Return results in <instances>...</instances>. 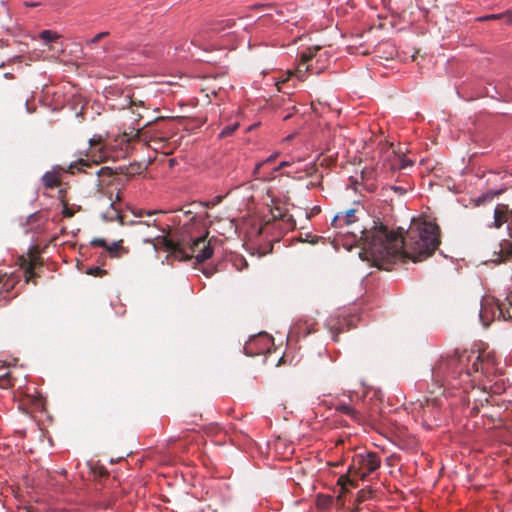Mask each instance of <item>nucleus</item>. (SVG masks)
I'll return each mask as SVG.
<instances>
[{"label": "nucleus", "mask_w": 512, "mask_h": 512, "mask_svg": "<svg viewBox=\"0 0 512 512\" xmlns=\"http://www.w3.org/2000/svg\"><path fill=\"white\" fill-rule=\"evenodd\" d=\"M358 232L365 258L373 266L387 271L397 261L427 259L441 243L439 226L428 221L413 223L406 238L402 231L390 230L380 219L374 220L369 230L359 228Z\"/></svg>", "instance_id": "f257e3e1"}, {"label": "nucleus", "mask_w": 512, "mask_h": 512, "mask_svg": "<svg viewBox=\"0 0 512 512\" xmlns=\"http://www.w3.org/2000/svg\"><path fill=\"white\" fill-rule=\"evenodd\" d=\"M492 367L493 359L489 354L456 351L453 356L439 361L432 368V380L437 384L440 395H443L442 388H458L462 382L469 380L472 373L487 374Z\"/></svg>", "instance_id": "f03ea898"}, {"label": "nucleus", "mask_w": 512, "mask_h": 512, "mask_svg": "<svg viewBox=\"0 0 512 512\" xmlns=\"http://www.w3.org/2000/svg\"><path fill=\"white\" fill-rule=\"evenodd\" d=\"M143 242L152 244L155 250H158L159 246L164 247L180 261L195 258L197 263H202L209 259L214 252L210 241L207 240V234L191 241H186L184 238L174 241L166 236L156 235L145 238Z\"/></svg>", "instance_id": "7ed1b4c3"}, {"label": "nucleus", "mask_w": 512, "mask_h": 512, "mask_svg": "<svg viewBox=\"0 0 512 512\" xmlns=\"http://www.w3.org/2000/svg\"><path fill=\"white\" fill-rule=\"evenodd\" d=\"M434 393L435 391H430V396L425 397L423 400L418 399L414 405V411L429 428L438 420L442 406V400L438 395L434 396Z\"/></svg>", "instance_id": "20e7f679"}, {"label": "nucleus", "mask_w": 512, "mask_h": 512, "mask_svg": "<svg viewBox=\"0 0 512 512\" xmlns=\"http://www.w3.org/2000/svg\"><path fill=\"white\" fill-rule=\"evenodd\" d=\"M90 143V153L93 157V163H90L88 160L79 159L74 163L69 165L70 173L74 174L77 172H85L87 173V168L96 167L97 164L106 161L109 158V151L106 146L102 144V139L92 138L89 140Z\"/></svg>", "instance_id": "39448f33"}, {"label": "nucleus", "mask_w": 512, "mask_h": 512, "mask_svg": "<svg viewBox=\"0 0 512 512\" xmlns=\"http://www.w3.org/2000/svg\"><path fill=\"white\" fill-rule=\"evenodd\" d=\"M381 464L380 457L375 452L359 453L353 458L349 473L359 475L364 480L370 473L376 471Z\"/></svg>", "instance_id": "423d86ee"}, {"label": "nucleus", "mask_w": 512, "mask_h": 512, "mask_svg": "<svg viewBox=\"0 0 512 512\" xmlns=\"http://www.w3.org/2000/svg\"><path fill=\"white\" fill-rule=\"evenodd\" d=\"M165 125L169 127L183 126L187 128L189 123L185 117H174V116H157L155 118H149L145 121L140 128H147L150 125Z\"/></svg>", "instance_id": "0eeeda50"}, {"label": "nucleus", "mask_w": 512, "mask_h": 512, "mask_svg": "<svg viewBox=\"0 0 512 512\" xmlns=\"http://www.w3.org/2000/svg\"><path fill=\"white\" fill-rule=\"evenodd\" d=\"M225 23L226 24L224 25V22L222 21V22H219L216 24H212L210 27H205V28L200 29L198 32H196L193 35V37L191 39L192 44H194L196 46H201L202 43L205 40H207L210 32H220L225 27H230V25L233 24L232 20H227V21H225Z\"/></svg>", "instance_id": "6e6552de"}, {"label": "nucleus", "mask_w": 512, "mask_h": 512, "mask_svg": "<svg viewBox=\"0 0 512 512\" xmlns=\"http://www.w3.org/2000/svg\"><path fill=\"white\" fill-rule=\"evenodd\" d=\"M21 260H22L21 267L23 268L24 273H25V281L30 282L37 276L35 269L37 267L42 266V260H41L40 256L37 254H32L30 256L29 260H27L23 257L21 258Z\"/></svg>", "instance_id": "1a4fd4ad"}, {"label": "nucleus", "mask_w": 512, "mask_h": 512, "mask_svg": "<svg viewBox=\"0 0 512 512\" xmlns=\"http://www.w3.org/2000/svg\"><path fill=\"white\" fill-rule=\"evenodd\" d=\"M355 212V209L338 212L332 220V226L343 228L344 226L352 225L356 221Z\"/></svg>", "instance_id": "9d476101"}, {"label": "nucleus", "mask_w": 512, "mask_h": 512, "mask_svg": "<svg viewBox=\"0 0 512 512\" xmlns=\"http://www.w3.org/2000/svg\"><path fill=\"white\" fill-rule=\"evenodd\" d=\"M512 216V210H509L508 205L498 204L494 210V222L495 228H500L504 223H507Z\"/></svg>", "instance_id": "9b49d317"}, {"label": "nucleus", "mask_w": 512, "mask_h": 512, "mask_svg": "<svg viewBox=\"0 0 512 512\" xmlns=\"http://www.w3.org/2000/svg\"><path fill=\"white\" fill-rule=\"evenodd\" d=\"M494 255H496L497 257L495 259H491V261L495 263H501L506 259L510 258L512 256V242L508 240H503L499 244V250L494 251Z\"/></svg>", "instance_id": "f8f14e48"}, {"label": "nucleus", "mask_w": 512, "mask_h": 512, "mask_svg": "<svg viewBox=\"0 0 512 512\" xmlns=\"http://www.w3.org/2000/svg\"><path fill=\"white\" fill-rule=\"evenodd\" d=\"M335 410L341 414L349 416L352 420L356 422L362 421L361 414L349 404L339 403L335 406Z\"/></svg>", "instance_id": "ddd939ff"}, {"label": "nucleus", "mask_w": 512, "mask_h": 512, "mask_svg": "<svg viewBox=\"0 0 512 512\" xmlns=\"http://www.w3.org/2000/svg\"><path fill=\"white\" fill-rule=\"evenodd\" d=\"M103 218L106 221L118 220L121 225L126 224V222L124 221V217L122 216L120 210L115 206V204L113 202L110 204L109 209L103 214Z\"/></svg>", "instance_id": "4468645a"}, {"label": "nucleus", "mask_w": 512, "mask_h": 512, "mask_svg": "<svg viewBox=\"0 0 512 512\" xmlns=\"http://www.w3.org/2000/svg\"><path fill=\"white\" fill-rule=\"evenodd\" d=\"M123 240L113 242L111 245H107V252L111 257L120 258L122 255L128 254V249L123 245Z\"/></svg>", "instance_id": "2eb2a0df"}, {"label": "nucleus", "mask_w": 512, "mask_h": 512, "mask_svg": "<svg viewBox=\"0 0 512 512\" xmlns=\"http://www.w3.org/2000/svg\"><path fill=\"white\" fill-rule=\"evenodd\" d=\"M130 224L135 225L138 227L139 232H143L145 227H156L160 232L165 233L166 228L161 227L157 221V219H147L144 221H132Z\"/></svg>", "instance_id": "dca6fc26"}, {"label": "nucleus", "mask_w": 512, "mask_h": 512, "mask_svg": "<svg viewBox=\"0 0 512 512\" xmlns=\"http://www.w3.org/2000/svg\"><path fill=\"white\" fill-rule=\"evenodd\" d=\"M499 19H506V22L508 24H512V10H507L503 13L499 14H490L486 16L479 17L478 21H490V20H499Z\"/></svg>", "instance_id": "f3484780"}, {"label": "nucleus", "mask_w": 512, "mask_h": 512, "mask_svg": "<svg viewBox=\"0 0 512 512\" xmlns=\"http://www.w3.org/2000/svg\"><path fill=\"white\" fill-rule=\"evenodd\" d=\"M43 183L47 188L56 187L59 184L57 176L53 173H46L43 176Z\"/></svg>", "instance_id": "a211bd4d"}, {"label": "nucleus", "mask_w": 512, "mask_h": 512, "mask_svg": "<svg viewBox=\"0 0 512 512\" xmlns=\"http://www.w3.org/2000/svg\"><path fill=\"white\" fill-rule=\"evenodd\" d=\"M133 213H134V215L136 217H144V216H146L148 218H151V217H153L155 215H162L165 212L162 211V210H149V211H147V210H144V209H138V210L134 211Z\"/></svg>", "instance_id": "6ab92c4d"}, {"label": "nucleus", "mask_w": 512, "mask_h": 512, "mask_svg": "<svg viewBox=\"0 0 512 512\" xmlns=\"http://www.w3.org/2000/svg\"><path fill=\"white\" fill-rule=\"evenodd\" d=\"M12 386H13V382H12L10 373L7 371L0 373V388L8 389Z\"/></svg>", "instance_id": "aec40b11"}, {"label": "nucleus", "mask_w": 512, "mask_h": 512, "mask_svg": "<svg viewBox=\"0 0 512 512\" xmlns=\"http://www.w3.org/2000/svg\"><path fill=\"white\" fill-rule=\"evenodd\" d=\"M40 38L45 43H50V42L56 41L59 38V35L56 32H53L51 30H43L40 33Z\"/></svg>", "instance_id": "412c9836"}, {"label": "nucleus", "mask_w": 512, "mask_h": 512, "mask_svg": "<svg viewBox=\"0 0 512 512\" xmlns=\"http://www.w3.org/2000/svg\"><path fill=\"white\" fill-rule=\"evenodd\" d=\"M351 474L352 473L348 472V474L340 476L339 479H338V482H337L338 485H340L343 489H346L347 485H351V486L355 487L356 486V482H355L354 479H352L350 477Z\"/></svg>", "instance_id": "4be33fe9"}, {"label": "nucleus", "mask_w": 512, "mask_h": 512, "mask_svg": "<svg viewBox=\"0 0 512 512\" xmlns=\"http://www.w3.org/2000/svg\"><path fill=\"white\" fill-rule=\"evenodd\" d=\"M233 265L239 271H242L248 267L246 259L243 256L238 255L233 258Z\"/></svg>", "instance_id": "5701e85b"}, {"label": "nucleus", "mask_w": 512, "mask_h": 512, "mask_svg": "<svg viewBox=\"0 0 512 512\" xmlns=\"http://www.w3.org/2000/svg\"><path fill=\"white\" fill-rule=\"evenodd\" d=\"M293 75H294V72L288 71L286 73L285 77L278 78V80L276 81V86H277L278 91L287 93L285 90H283V86L290 80L291 76H293Z\"/></svg>", "instance_id": "b1692460"}, {"label": "nucleus", "mask_w": 512, "mask_h": 512, "mask_svg": "<svg viewBox=\"0 0 512 512\" xmlns=\"http://www.w3.org/2000/svg\"><path fill=\"white\" fill-rule=\"evenodd\" d=\"M278 157V153H274L272 154L271 156H269L266 160L258 163L254 169V174L256 175H260V171H261V168L265 165V164H269V163H272L275 161V159Z\"/></svg>", "instance_id": "393cba45"}, {"label": "nucleus", "mask_w": 512, "mask_h": 512, "mask_svg": "<svg viewBox=\"0 0 512 512\" xmlns=\"http://www.w3.org/2000/svg\"><path fill=\"white\" fill-rule=\"evenodd\" d=\"M86 273L94 277H103L107 274V271L100 267H91Z\"/></svg>", "instance_id": "a878e982"}, {"label": "nucleus", "mask_w": 512, "mask_h": 512, "mask_svg": "<svg viewBox=\"0 0 512 512\" xmlns=\"http://www.w3.org/2000/svg\"><path fill=\"white\" fill-rule=\"evenodd\" d=\"M109 35V32H100L96 34L92 39L87 40L86 45L92 47L94 44L98 43L100 40Z\"/></svg>", "instance_id": "bb28decb"}, {"label": "nucleus", "mask_w": 512, "mask_h": 512, "mask_svg": "<svg viewBox=\"0 0 512 512\" xmlns=\"http://www.w3.org/2000/svg\"><path fill=\"white\" fill-rule=\"evenodd\" d=\"M378 146H379L380 150L382 152H384V151H388V149H390V148L393 149L394 148V143L388 141L387 139H384V140L381 139L379 141V143H378Z\"/></svg>", "instance_id": "cd10ccee"}, {"label": "nucleus", "mask_w": 512, "mask_h": 512, "mask_svg": "<svg viewBox=\"0 0 512 512\" xmlns=\"http://www.w3.org/2000/svg\"><path fill=\"white\" fill-rule=\"evenodd\" d=\"M370 496H371V491L362 489L357 494V502L358 503L364 502Z\"/></svg>", "instance_id": "c85d7f7f"}, {"label": "nucleus", "mask_w": 512, "mask_h": 512, "mask_svg": "<svg viewBox=\"0 0 512 512\" xmlns=\"http://www.w3.org/2000/svg\"><path fill=\"white\" fill-rule=\"evenodd\" d=\"M399 169H405L413 165V162L410 159L405 158L404 156L399 155Z\"/></svg>", "instance_id": "c756f323"}, {"label": "nucleus", "mask_w": 512, "mask_h": 512, "mask_svg": "<svg viewBox=\"0 0 512 512\" xmlns=\"http://www.w3.org/2000/svg\"><path fill=\"white\" fill-rule=\"evenodd\" d=\"M91 245L92 246H99V247H103V248H107V243L104 239L102 238H95L91 241Z\"/></svg>", "instance_id": "7c9ffc66"}, {"label": "nucleus", "mask_w": 512, "mask_h": 512, "mask_svg": "<svg viewBox=\"0 0 512 512\" xmlns=\"http://www.w3.org/2000/svg\"><path fill=\"white\" fill-rule=\"evenodd\" d=\"M63 216L66 217V218H71L73 215H74V211L69 208L67 205H64V209H63Z\"/></svg>", "instance_id": "2f4dec72"}, {"label": "nucleus", "mask_w": 512, "mask_h": 512, "mask_svg": "<svg viewBox=\"0 0 512 512\" xmlns=\"http://www.w3.org/2000/svg\"><path fill=\"white\" fill-rule=\"evenodd\" d=\"M313 57L314 55L312 53H303L301 55V61L303 64H307Z\"/></svg>", "instance_id": "473e14b6"}, {"label": "nucleus", "mask_w": 512, "mask_h": 512, "mask_svg": "<svg viewBox=\"0 0 512 512\" xmlns=\"http://www.w3.org/2000/svg\"><path fill=\"white\" fill-rule=\"evenodd\" d=\"M290 165V162L288 161H283L281 162L276 168H274V171H279L281 169H283L284 167H287Z\"/></svg>", "instance_id": "72a5a7b5"}, {"label": "nucleus", "mask_w": 512, "mask_h": 512, "mask_svg": "<svg viewBox=\"0 0 512 512\" xmlns=\"http://www.w3.org/2000/svg\"><path fill=\"white\" fill-rule=\"evenodd\" d=\"M202 272L205 274L206 277H211L214 274L215 269L205 268L202 270Z\"/></svg>", "instance_id": "f704fd0d"}, {"label": "nucleus", "mask_w": 512, "mask_h": 512, "mask_svg": "<svg viewBox=\"0 0 512 512\" xmlns=\"http://www.w3.org/2000/svg\"><path fill=\"white\" fill-rule=\"evenodd\" d=\"M233 131L234 130H230V129L222 130V132L220 133L219 137L220 138H224V137L230 136Z\"/></svg>", "instance_id": "c9c22d12"}, {"label": "nucleus", "mask_w": 512, "mask_h": 512, "mask_svg": "<svg viewBox=\"0 0 512 512\" xmlns=\"http://www.w3.org/2000/svg\"><path fill=\"white\" fill-rule=\"evenodd\" d=\"M141 131H142V130H140V129H137V130H130V133H126V132H125V134H126V135H128V136H133V135L138 136V135H140Z\"/></svg>", "instance_id": "e433bc0d"}, {"label": "nucleus", "mask_w": 512, "mask_h": 512, "mask_svg": "<svg viewBox=\"0 0 512 512\" xmlns=\"http://www.w3.org/2000/svg\"><path fill=\"white\" fill-rule=\"evenodd\" d=\"M99 475L101 477H105L108 475V471L105 468L101 467V468H99Z\"/></svg>", "instance_id": "4c0bfd02"}, {"label": "nucleus", "mask_w": 512, "mask_h": 512, "mask_svg": "<svg viewBox=\"0 0 512 512\" xmlns=\"http://www.w3.org/2000/svg\"><path fill=\"white\" fill-rule=\"evenodd\" d=\"M488 402H490L492 405H497L499 406V402L497 401L496 398L492 397L491 400H487Z\"/></svg>", "instance_id": "58836bf2"}, {"label": "nucleus", "mask_w": 512, "mask_h": 512, "mask_svg": "<svg viewBox=\"0 0 512 512\" xmlns=\"http://www.w3.org/2000/svg\"><path fill=\"white\" fill-rule=\"evenodd\" d=\"M143 118H144V116L142 114L138 113L137 118H135V121L140 122Z\"/></svg>", "instance_id": "ea45409f"}, {"label": "nucleus", "mask_w": 512, "mask_h": 512, "mask_svg": "<svg viewBox=\"0 0 512 512\" xmlns=\"http://www.w3.org/2000/svg\"><path fill=\"white\" fill-rule=\"evenodd\" d=\"M238 123H234V124H231L230 126H227L226 128H233V129H236L238 128Z\"/></svg>", "instance_id": "a19ab883"}, {"label": "nucleus", "mask_w": 512, "mask_h": 512, "mask_svg": "<svg viewBox=\"0 0 512 512\" xmlns=\"http://www.w3.org/2000/svg\"><path fill=\"white\" fill-rule=\"evenodd\" d=\"M280 218L282 217V213L281 212H278L277 214L276 213H273V218Z\"/></svg>", "instance_id": "79ce46f5"}, {"label": "nucleus", "mask_w": 512, "mask_h": 512, "mask_svg": "<svg viewBox=\"0 0 512 512\" xmlns=\"http://www.w3.org/2000/svg\"><path fill=\"white\" fill-rule=\"evenodd\" d=\"M498 310H499V314L502 315L503 318H506V316H505V314H504V312H503V310H502V308L500 306L498 307Z\"/></svg>", "instance_id": "37998d69"}, {"label": "nucleus", "mask_w": 512, "mask_h": 512, "mask_svg": "<svg viewBox=\"0 0 512 512\" xmlns=\"http://www.w3.org/2000/svg\"><path fill=\"white\" fill-rule=\"evenodd\" d=\"M256 127H257L256 124H250L247 128L252 129V128H256Z\"/></svg>", "instance_id": "c03bdc74"}, {"label": "nucleus", "mask_w": 512, "mask_h": 512, "mask_svg": "<svg viewBox=\"0 0 512 512\" xmlns=\"http://www.w3.org/2000/svg\"><path fill=\"white\" fill-rule=\"evenodd\" d=\"M346 233H351V234H353L354 236H356V232H355L354 230H352V231H351V230H347V231H346Z\"/></svg>", "instance_id": "a18cd8bd"}, {"label": "nucleus", "mask_w": 512, "mask_h": 512, "mask_svg": "<svg viewBox=\"0 0 512 512\" xmlns=\"http://www.w3.org/2000/svg\"><path fill=\"white\" fill-rule=\"evenodd\" d=\"M417 6H418L419 8H421V7H422V3L420 2V0H417Z\"/></svg>", "instance_id": "49530a36"}, {"label": "nucleus", "mask_w": 512, "mask_h": 512, "mask_svg": "<svg viewBox=\"0 0 512 512\" xmlns=\"http://www.w3.org/2000/svg\"><path fill=\"white\" fill-rule=\"evenodd\" d=\"M293 138V135H290L286 138V140H291Z\"/></svg>", "instance_id": "de8ad7c7"}, {"label": "nucleus", "mask_w": 512, "mask_h": 512, "mask_svg": "<svg viewBox=\"0 0 512 512\" xmlns=\"http://www.w3.org/2000/svg\"><path fill=\"white\" fill-rule=\"evenodd\" d=\"M300 73H301V70H300V69H298V70H297V75H298V77H300Z\"/></svg>", "instance_id": "09e8293b"}, {"label": "nucleus", "mask_w": 512, "mask_h": 512, "mask_svg": "<svg viewBox=\"0 0 512 512\" xmlns=\"http://www.w3.org/2000/svg\"><path fill=\"white\" fill-rule=\"evenodd\" d=\"M3 66H4V63H1V64H0V68H1V67H3Z\"/></svg>", "instance_id": "8fccbe9b"}]
</instances>
